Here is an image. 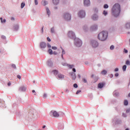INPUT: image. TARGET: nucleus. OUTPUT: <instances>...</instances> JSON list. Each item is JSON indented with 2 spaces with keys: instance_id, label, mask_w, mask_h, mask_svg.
<instances>
[{
  "instance_id": "obj_20",
  "label": "nucleus",
  "mask_w": 130,
  "mask_h": 130,
  "mask_svg": "<svg viewBox=\"0 0 130 130\" xmlns=\"http://www.w3.org/2000/svg\"><path fill=\"white\" fill-rule=\"evenodd\" d=\"M19 91H21L22 92H25L26 91V87L22 86L19 87Z\"/></svg>"
},
{
  "instance_id": "obj_47",
  "label": "nucleus",
  "mask_w": 130,
  "mask_h": 130,
  "mask_svg": "<svg viewBox=\"0 0 130 130\" xmlns=\"http://www.w3.org/2000/svg\"><path fill=\"white\" fill-rule=\"evenodd\" d=\"M35 4L36 6H37L38 5V0H35Z\"/></svg>"
},
{
  "instance_id": "obj_35",
  "label": "nucleus",
  "mask_w": 130,
  "mask_h": 130,
  "mask_svg": "<svg viewBox=\"0 0 130 130\" xmlns=\"http://www.w3.org/2000/svg\"><path fill=\"white\" fill-rule=\"evenodd\" d=\"M94 82H97V81H98V80H99V78H98V76H95L94 77Z\"/></svg>"
},
{
  "instance_id": "obj_63",
  "label": "nucleus",
  "mask_w": 130,
  "mask_h": 130,
  "mask_svg": "<svg viewBox=\"0 0 130 130\" xmlns=\"http://www.w3.org/2000/svg\"><path fill=\"white\" fill-rule=\"evenodd\" d=\"M3 22V23H6V22H7V20L6 19H4Z\"/></svg>"
},
{
  "instance_id": "obj_46",
  "label": "nucleus",
  "mask_w": 130,
  "mask_h": 130,
  "mask_svg": "<svg viewBox=\"0 0 130 130\" xmlns=\"http://www.w3.org/2000/svg\"><path fill=\"white\" fill-rule=\"evenodd\" d=\"M47 47L48 48H51V45H50L49 43H47Z\"/></svg>"
},
{
  "instance_id": "obj_61",
  "label": "nucleus",
  "mask_w": 130,
  "mask_h": 130,
  "mask_svg": "<svg viewBox=\"0 0 130 130\" xmlns=\"http://www.w3.org/2000/svg\"><path fill=\"white\" fill-rule=\"evenodd\" d=\"M41 31H42V34H43V26L42 28Z\"/></svg>"
},
{
  "instance_id": "obj_44",
  "label": "nucleus",
  "mask_w": 130,
  "mask_h": 130,
  "mask_svg": "<svg viewBox=\"0 0 130 130\" xmlns=\"http://www.w3.org/2000/svg\"><path fill=\"white\" fill-rule=\"evenodd\" d=\"M12 68H13V69H17V67H16V64H13L12 65Z\"/></svg>"
},
{
  "instance_id": "obj_48",
  "label": "nucleus",
  "mask_w": 130,
  "mask_h": 130,
  "mask_svg": "<svg viewBox=\"0 0 130 130\" xmlns=\"http://www.w3.org/2000/svg\"><path fill=\"white\" fill-rule=\"evenodd\" d=\"M126 113H129V114H130V109H128L127 110H126Z\"/></svg>"
},
{
  "instance_id": "obj_41",
  "label": "nucleus",
  "mask_w": 130,
  "mask_h": 130,
  "mask_svg": "<svg viewBox=\"0 0 130 130\" xmlns=\"http://www.w3.org/2000/svg\"><path fill=\"white\" fill-rule=\"evenodd\" d=\"M111 50H113L114 49V45H111L110 47Z\"/></svg>"
},
{
  "instance_id": "obj_5",
  "label": "nucleus",
  "mask_w": 130,
  "mask_h": 130,
  "mask_svg": "<svg viewBox=\"0 0 130 130\" xmlns=\"http://www.w3.org/2000/svg\"><path fill=\"white\" fill-rule=\"evenodd\" d=\"M83 44L82 40L79 38H76L74 39V45L76 47H81Z\"/></svg>"
},
{
  "instance_id": "obj_28",
  "label": "nucleus",
  "mask_w": 130,
  "mask_h": 130,
  "mask_svg": "<svg viewBox=\"0 0 130 130\" xmlns=\"http://www.w3.org/2000/svg\"><path fill=\"white\" fill-rule=\"evenodd\" d=\"M103 15H104L105 16H106L108 15V12H107V11L104 10L103 12Z\"/></svg>"
},
{
  "instance_id": "obj_22",
  "label": "nucleus",
  "mask_w": 130,
  "mask_h": 130,
  "mask_svg": "<svg viewBox=\"0 0 130 130\" xmlns=\"http://www.w3.org/2000/svg\"><path fill=\"white\" fill-rule=\"evenodd\" d=\"M125 28L128 29H130V22H126L125 24Z\"/></svg>"
},
{
  "instance_id": "obj_45",
  "label": "nucleus",
  "mask_w": 130,
  "mask_h": 130,
  "mask_svg": "<svg viewBox=\"0 0 130 130\" xmlns=\"http://www.w3.org/2000/svg\"><path fill=\"white\" fill-rule=\"evenodd\" d=\"M73 87L74 88H78V84L77 83H75L74 85H73Z\"/></svg>"
},
{
  "instance_id": "obj_30",
  "label": "nucleus",
  "mask_w": 130,
  "mask_h": 130,
  "mask_svg": "<svg viewBox=\"0 0 130 130\" xmlns=\"http://www.w3.org/2000/svg\"><path fill=\"white\" fill-rule=\"evenodd\" d=\"M102 75H106L107 71L106 70H103L101 72Z\"/></svg>"
},
{
  "instance_id": "obj_14",
  "label": "nucleus",
  "mask_w": 130,
  "mask_h": 130,
  "mask_svg": "<svg viewBox=\"0 0 130 130\" xmlns=\"http://www.w3.org/2000/svg\"><path fill=\"white\" fill-rule=\"evenodd\" d=\"M60 48L62 50L61 55V59L63 60H64V58L63 57V54H66V51L64 50V49H63V48H62V46H60Z\"/></svg>"
},
{
  "instance_id": "obj_62",
  "label": "nucleus",
  "mask_w": 130,
  "mask_h": 130,
  "mask_svg": "<svg viewBox=\"0 0 130 130\" xmlns=\"http://www.w3.org/2000/svg\"><path fill=\"white\" fill-rule=\"evenodd\" d=\"M110 77V78H113V74H111Z\"/></svg>"
},
{
  "instance_id": "obj_3",
  "label": "nucleus",
  "mask_w": 130,
  "mask_h": 130,
  "mask_svg": "<svg viewBox=\"0 0 130 130\" xmlns=\"http://www.w3.org/2000/svg\"><path fill=\"white\" fill-rule=\"evenodd\" d=\"M62 18L64 21L70 22L72 20V15L69 12H64L62 15Z\"/></svg>"
},
{
  "instance_id": "obj_52",
  "label": "nucleus",
  "mask_w": 130,
  "mask_h": 130,
  "mask_svg": "<svg viewBox=\"0 0 130 130\" xmlns=\"http://www.w3.org/2000/svg\"><path fill=\"white\" fill-rule=\"evenodd\" d=\"M53 54H54V55H57V53L56 51H54L53 52Z\"/></svg>"
},
{
  "instance_id": "obj_59",
  "label": "nucleus",
  "mask_w": 130,
  "mask_h": 130,
  "mask_svg": "<svg viewBox=\"0 0 130 130\" xmlns=\"http://www.w3.org/2000/svg\"><path fill=\"white\" fill-rule=\"evenodd\" d=\"M73 72L74 73H76V69L73 68Z\"/></svg>"
},
{
  "instance_id": "obj_21",
  "label": "nucleus",
  "mask_w": 130,
  "mask_h": 130,
  "mask_svg": "<svg viewBox=\"0 0 130 130\" xmlns=\"http://www.w3.org/2000/svg\"><path fill=\"white\" fill-rule=\"evenodd\" d=\"M50 33L51 34H55V28L54 27H52L50 28Z\"/></svg>"
},
{
  "instance_id": "obj_19",
  "label": "nucleus",
  "mask_w": 130,
  "mask_h": 130,
  "mask_svg": "<svg viewBox=\"0 0 130 130\" xmlns=\"http://www.w3.org/2000/svg\"><path fill=\"white\" fill-rule=\"evenodd\" d=\"M60 0H52V3L55 6H57L59 4Z\"/></svg>"
},
{
  "instance_id": "obj_2",
  "label": "nucleus",
  "mask_w": 130,
  "mask_h": 130,
  "mask_svg": "<svg viewBox=\"0 0 130 130\" xmlns=\"http://www.w3.org/2000/svg\"><path fill=\"white\" fill-rule=\"evenodd\" d=\"M108 38V31L103 30L100 32L98 35V39L100 41L104 42L107 40Z\"/></svg>"
},
{
  "instance_id": "obj_24",
  "label": "nucleus",
  "mask_w": 130,
  "mask_h": 130,
  "mask_svg": "<svg viewBox=\"0 0 130 130\" xmlns=\"http://www.w3.org/2000/svg\"><path fill=\"white\" fill-rule=\"evenodd\" d=\"M113 95L115 97H118L119 96V93L117 91L115 90L113 92Z\"/></svg>"
},
{
  "instance_id": "obj_17",
  "label": "nucleus",
  "mask_w": 130,
  "mask_h": 130,
  "mask_svg": "<svg viewBox=\"0 0 130 130\" xmlns=\"http://www.w3.org/2000/svg\"><path fill=\"white\" fill-rule=\"evenodd\" d=\"M82 29H83V31H84V32H87V31H88V30H89V28L88 27V26L86 25H84L83 26Z\"/></svg>"
},
{
  "instance_id": "obj_58",
  "label": "nucleus",
  "mask_w": 130,
  "mask_h": 130,
  "mask_svg": "<svg viewBox=\"0 0 130 130\" xmlns=\"http://www.w3.org/2000/svg\"><path fill=\"white\" fill-rule=\"evenodd\" d=\"M17 78H18V79H21V76H20L19 75H18Z\"/></svg>"
},
{
  "instance_id": "obj_38",
  "label": "nucleus",
  "mask_w": 130,
  "mask_h": 130,
  "mask_svg": "<svg viewBox=\"0 0 130 130\" xmlns=\"http://www.w3.org/2000/svg\"><path fill=\"white\" fill-rule=\"evenodd\" d=\"M25 3H22L21 4V9H23L25 7Z\"/></svg>"
},
{
  "instance_id": "obj_53",
  "label": "nucleus",
  "mask_w": 130,
  "mask_h": 130,
  "mask_svg": "<svg viewBox=\"0 0 130 130\" xmlns=\"http://www.w3.org/2000/svg\"><path fill=\"white\" fill-rule=\"evenodd\" d=\"M47 39L49 42H50V41H51V40L50 39V38H49V37H47Z\"/></svg>"
},
{
  "instance_id": "obj_39",
  "label": "nucleus",
  "mask_w": 130,
  "mask_h": 130,
  "mask_svg": "<svg viewBox=\"0 0 130 130\" xmlns=\"http://www.w3.org/2000/svg\"><path fill=\"white\" fill-rule=\"evenodd\" d=\"M1 38L2 39H3V40H6V39H7V38L5 36L2 35L1 36Z\"/></svg>"
},
{
  "instance_id": "obj_56",
  "label": "nucleus",
  "mask_w": 130,
  "mask_h": 130,
  "mask_svg": "<svg viewBox=\"0 0 130 130\" xmlns=\"http://www.w3.org/2000/svg\"><path fill=\"white\" fill-rule=\"evenodd\" d=\"M118 76H119V74L118 73H116L115 74V76H116V77H118Z\"/></svg>"
},
{
  "instance_id": "obj_57",
  "label": "nucleus",
  "mask_w": 130,
  "mask_h": 130,
  "mask_svg": "<svg viewBox=\"0 0 130 130\" xmlns=\"http://www.w3.org/2000/svg\"><path fill=\"white\" fill-rule=\"evenodd\" d=\"M11 20L12 21H15V18H14V17H12V18H11Z\"/></svg>"
},
{
  "instance_id": "obj_36",
  "label": "nucleus",
  "mask_w": 130,
  "mask_h": 130,
  "mask_svg": "<svg viewBox=\"0 0 130 130\" xmlns=\"http://www.w3.org/2000/svg\"><path fill=\"white\" fill-rule=\"evenodd\" d=\"M67 67H69V69H73V68H74L75 66H74V64H72V65L68 64Z\"/></svg>"
},
{
  "instance_id": "obj_15",
  "label": "nucleus",
  "mask_w": 130,
  "mask_h": 130,
  "mask_svg": "<svg viewBox=\"0 0 130 130\" xmlns=\"http://www.w3.org/2000/svg\"><path fill=\"white\" fill-rule=\"evenodd\" d=\"M13 29L14 31H18L19 30V24H15L13 26Z\"/></svg>"
},
{
  "instance_id": "obj_54",
  "label": "nucleus",
  "mask_w": 130,
  "mask_h": 130,
  "mask_svg": "<svg viewBox=\"0 0 130 130\" xmlns=\"http://www.w3.org/2000/svg\"><path fill=\"white\" fill-rule=\"evenodd\" d=\"M118 71H119L118 68H116V69L114 70V72H118Z\"/></svg>"
},
{
  "instance_id": "obj_11",
  "label": "nucleus",
  "mask_w": 130,
  "mask_h": 130,
  "mask_svg": "<svg viewBox=\"0 0 130 130\" xmlns=\"http://www.w3.org/2000/svg\"><path fill=\"white\" fill-rule=\"evenodd\" d=\"M46 46H47L46 43L44 42H42L40 43V48L42 50H43V49H44L45 48H46Z\"/></svg>"
},
{
  "instance_id": "obj_31",
  "label": "nucleus",
  "mask_w": 130,
  "mask_h": 130,
  "mask_svg": "<svg viewBox=\"0 0 130 130\" xmlns=\"http://www.w3.org/2000/svg\"><path fill=\"white\" fill-rule=\"evenodd\" d=\"M48 52H49V54H51V55L53 54V51H52V50L51 49H49L48 50Z\"/></svg>"
},
{
  "instance_id": "obj_26",
  "label": "nucleus",
  "mask_w": 130,
  "mask_h": 130,
  "mask_svg": "<svg viewBox=\"0 0 130 130\" xmlns=\"http://www.w3.org/2000/svg\"><path fill=\"white\" fill-rule=\"evenodd\" d=\"M104 86V84H103V83H100L98 84V88H99L100 89H102V88H103Z\"/></svg>"
},
{
  "instance_id": "obj_37",
  "label": "nucleus",
  "mask_w": 130,
  "mask_h": 130,
  "mask_svg": "<svg viewBox=\"0 0 130 130\" xmlns=\"http://www.w3.org/2000/svg\"><path fill=\"white\" fill-rule=\"evenodd\" d=\"M108 8H109V6L107 4L104 5V9H108Z\"/></svg>"
},
{
  "instance_id": "obj_50",
  "label": "nucleus",
  "mask_w": 130,
  "mask_h": 130,
  "mask_svg": "<svg viewBox=\"0 0 130 130\" xmlns=\"http://www.w3.org/2000/svg\"><path fill=\"white\" fill-rule=\"evenodd\" d=\"M124 52L125 53H127L128 52V51H127V50L126 49H124Z\"/></svg>"
},
{
  "instance_id": "obj_13",
  "label": "nucleus",
  "mask_w": 130,
  "mask_h": 130,
  "mask_svg": "<svg viewBox=\"0 0 130 130\" xmlns=\"http://www.w3.org/2000/svg\"><path fill=\"white\" fill-rule=\"evenodd\" d=\"M69 74L71 76L72 79L73 81H75V80L77 79V75H76V73L74 72H70Z\"/></svg>"
},
{
  "instance_id": "obj_9",
  "label": "nucleus",
  "mask_w": 130,
  "mask_h": 130,
  "mask_svg": "<svg viewBox=\"0 0 130 130\" xmlns=\"http://www.w3.org/2000/svg\"><path fill=\"white\" fill-rule=\"evenodd\" d=\"M91 19L92 20V21L96 22L99 20V15L96 13H94L91 15Z\"/></svg>"
},
{
  "instance_id": "obj_32",
  "label": "nucleus",
  "mask_w": 130,
  "mask_h": 130,
  "mask_svg": "<svg viewBox=\"0 0 130 130\" xmlns=\"http://www.w3.org/2000/svg\"><path fill=\"white\" fill-rule=\"evenodd\" d=\"M123 72H125L126 71V65H124L122 67Z\"/></svg>"
},
{
  "instance_id": "obj_27",
  "label": "nucleus",
  "mask_w": 130,
  "mask_h": 130,
  "mask_svg": "<svg viewBox=\"0 0 130 130\" xmlns=\"http://www.w3.org/2000/svg\"><path fill=\"white\" fill-rule=\"evenodd\" d=\"M57 77L59 79H63L64 78V76L61 74H58Z\"/></svg>"
},
{
  "instance_id": "obj_29",
  "label": "nucleus",
  "mask_w": 130,
  "mask_h": 130,
  "mask_svg": "<svg viewBox=\"0 0 130 130\" xmlns=\"http://www.w3.org/2000/svg\"><path fill=\"white\" fill-rule=\"evenodd\" d=\"M124 105H125V106H127V105H128V101H127V100H124Z\"/></svg>"
},
{
  "instance_id": "obj_4",
  "label": "nucleus",
  "mask_w": 130,
  "mask_h": 130,
  "mask_svg": "<svg viewBox=\"0 0 130 130\" xmlns=\"http://www.w3.org/2000/svg\"><path fill=\"white\" fill-rule=\"evenodd\" d=\"M90 44L92 48H97L99 46V43L95 40H91Z\"/></svg>"
},
{
  "instance_id": "obj_34",
  "label": "nucleus",
  "mask_w": 130,
  "mask_h": 130,
  "mask_svg": "<svg viewBox=\"0 0 130 130\" xmlns=\"http://www.w3.org/2000/svg\"><path fill=\"white\" fill-rule=\"evenodd\" d=\"M82 81L84 83V84H87L88 83V81H87V79H86V78H83Z\"/></svg>"
},
{
  "instance_id": "obj_18",
  "label": "nucleus",
  "mask_w": 130,
  "mask_h": 130,
  "mask_svg": "<svg viewBox=\"0 0 130 130\" xmlns=\"http://www.w3.org/2000/svg\"><path fill=\"white\" fill-rule=\"evenodd\" d=\"M93 11L94 14H98V13H99V8H98L97 7H94L93 9Z\"/></svg>"
},
{
  "instance_id": "obj_55",
  "label": "nucleus",
  "mask_w": 130,
  "mask_h": 130,
  "mask_svg": "<svg viewBox=\"0 0 130 130\" xmlns=\"http://www.w3.org/2000/svg\"><path fill=\"white\" fill-rule=\"evenodd\" d=\"M122 115H123V117H126V114L123 113Z\"/></svg>"
},
{
  "instance_id": "obj_42",
  "label": "nucleus",
  "mask_w": 130,
  "mask_h": 130,
  "mask_svg": "<svg viewBox=\"0 0 130 130\" xmlns=\"http://www.w3.org/2000/svg\"><path fill=\"white\" fill-rule=\"evenodd\" d=\"M61 64H62V66H63V67H67V66H68V64L67 63H64V62H62Z\"/></svg>"
},
{
  "instance_id": "obj_16",
  "label": "nucleus",
  "mask_w": 130,
  "mask_h": 130,
  "mask_svg": "<svg viewBox=\"0 0 130 130\" xmlns=\"http://www.w3.org/2000/svg\"><path fill=\"white\" fill-rule=\"evenodd\" d=\"M46 13L48 15V18H49V17H50V15H51V12H50V10H49V8L47 7L46 8Z\"/></svg>"
},
{
  "instance_id": "obj_23",
  "label": "nucleus",
  "mask_w": 130,
  "mask_h": 130,
  "mask_svg": "<svg viewBox=\"0 0 130 130\" xmlns=\"http://www.w3.org/2000/svg\"><path fill=\"white\" fill-rule=\"evenodd\" d=\"M48 67H50V68H51V67H52V66H53V63L52 62V61L50 60H49L48 61Z\"/></svg>"
},
{
  "instance_id": "obj_1",
  "label": "nucleus",
  "mask_w": 130,
  "mask_h": 130,
  "mask_svg": "<svg viewBox=\"0 0 130 130\" xmlns=\"http://www.w3.org/2000/svg\"><path fill=\"white\" fill-rule=\"evenodd\" d=\"M120 12H121L120 5L118 3L114 5L112 8V15L114 16V17H117L119 16Z\"/></svg>"
},
{
  "instance_id": "obj_60",
  "label": "nucleus",
  "mask_w": 130,
  "mask_h": 130,
  "mask_svg": "<svg viewBox=\"0 0 130 130\" xmlns=\"http://www.w3.org/2000/svg\"><path fill=\"white\" fill-rule=\"evenodd\" d=\"M0 20H1V23H3V18L2 17L0 18Z\"/></svg>"
},
{
  "instance_id": "obj_8",
  "label": "nucleus",
  "mask_w": 130,
  "mask_h": 130,
  "mask_svg": "<svg viewBox=\"0 0 130 130\" xmlns=\"http://www.w3.org/2000/svg\"><path fill=\"white\" fill-rule=\"evenodd\" d=\"M98 30V24H94L90 27V30L91 32H95Z\"/></svg>"
},
{
  "instance_id": "obj_43",
  "label": "nucleus",
  "mask_w": 130,
  "mask_h": 130,
  "mask_svg": "<svg viewBox=\"0 0 130 130\" xmlns=\"http://www.w3.org/2000/svg\"><path fill=\"white\" fill-rule=\"evenodd\" d=\"M52 49H53V50H56V49H57V47L55 46H53L52 47Z\"/></svg>"
},
{
  "instance_id": "obj_10",
  "label": "nucleus",
  "mask_w": 130,
  "mask_h": 130,
  "mask_svg": "<svg viewBox=\"0 0 130 130\" xmlns=\"http://www.w3.org/2000/svg\"><path fill=\"white\" fill-rule=\"evenodd\" d=\"M83 5L84 7H90L91 6V2L90 0H83Z\"/></svg>"
},
{
  "instance_id": "obj_49",
  "label": "nucleus",
  "mask_w": 130,
  "mask_h": 130,
  "mask_svg": "<svg viewBox=\"0 0 130 130\" xmlns=\"http://www.w3.org/2000/svg\"><path fill=\"white\" fill-rule=\"evenodd\" d=\"M47 97V94L44 93L43 95V98H46Z\"/></svg>"
},
{
  "instance_id": "obj_7",
  "label": "nucleus",
  "mask_w": 130,
  "mask_h": 130,
  "mask_svg": "<svg viewBox=\"0 0 130 130\" xmlns=\"http://www.w3.org/2000/svg\"><path fill=\"white\" fill-rule=\"evenodd\" d=\"M67 35L70 39H76V34H75V32L73 30L69 31Z\"/></svg>"
},
{
  "instance_id": "obj_6",
  "label": "nucleus",
  "mask_w": 130,
  "mask_h": 130,
  "mask_svg": "<svg viewBox=\"0 0 130 130\" xmlns=\"http://www.w3.org/2000/svg\"><path fill=\"white\" fill-rule=\"evenodd\" d=\"M78 16L79 18H80L81 19H83V18H85L86 17V11L83 10H80L78 12Z\"/></svg>"
},
{
  "instance_id": "obj_33",
  "label": "nucleus",
  "mask_w": 130,
  "mask_h": 130,
  "mask_svg": "<svg viewBox=\"0 0 130 130\" xmlns=\"http://www.w3.org/2000/svg\"><path fill=\"white\" fill-rule=\"evenodd\" d=\"M53 73L55 76H56V75L58 74V71H57V70H54L53 71Z\"/></svg>"
},
{
  "instance_id": "obj_12",
  "label": "nucleus",
  "mask_w": 130,
  "mask_h": 130,
  "mask_svg": "<svg viewBox=\"0 0 130 130\" xmlns=\"http://www.w3.org/2000/svg\"><path fill=\"white\" fill-rule=\"evenodd\" d=\"M50 113L52 114V116L54 117H59V114L56 111H51Z\"/></svg>"
},
{
  "instance_id": "obj_51",
  "label": "nucleus",
  "mask_w": 130,
  "mask_h": 130,
  "mask_svg": "<svg viewBox=\"0 0 130 130\" xmlns=\"http://www.w3.org/2000/svg\"><path fill=\"white\" fill-rule=\"evenodd\" d=\"M81 92H82L81 90H77V91L76 92V94L78 95V94L81 93Z\"/></svg>"
},
{
  "instance_id": "obj_40",
  "label": "nucleus",
  "mask_w": 130,
  "mask_h": 130,
  "mask_svg": "<svg viewBox=\"0 0 130 130\" xmlns=\"http://www.w3.org/2000/svg\"><path fill=\"white\" fill-rule=\"evenodd\" d=\"M125 64L127 66H130V61H129V60H126Z\"/></svg>"
},
{
  "instance_id": "obj_64",
  "label": "nucleus",
  "mask_w": 130,
  "mask_h": 130,
  "mask_svg": "<svg viewBox=\"0 0 130 130\" xmlns=\"http://www.w3.org/2000/svg\"><path fill=\"white\" fill-rule=\"evenodd\" d=\"M78 78H81V75L78 74Z\"/></svg>"
},
{
  "instance_id": "obj_25",
  "label": "nucleus",
  "mask_w": 130,
  "mask_h": 130,
  "mask_svg": "<svg viewBox=\"0 0 130 130\" xmlns=\"http://www.w3.org/2000/svg\"><path fill=\"white\" fill-rule=\"evenodd\" d=\"M42 5L43 6H46L47 5H48V1H45V0H44L42 2Z\"/></svg>"
}]
</instances>
